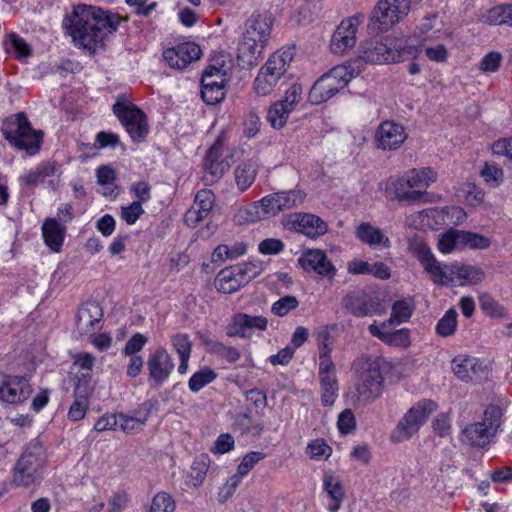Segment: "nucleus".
Masks as SVG:
<instances>
[{
  "instance_id": "obj_59",
  "label": "nucleus",
  "mask_w": 512,
  "mask_h": 512,
  "mask_svg": "<svg viewBox=\"0 0 512 512\" xmlns=\"http://www.w3.org/2000/svg\"><path fill=\"white\" fill-rule=\"evenodd\" d=\"M147 342L148 338L145 335L136 333L126 342L122 353L124 355H138L137 353L144 348Z\"/></svg>"
},
{
  "instance_id": "obj_40",
  "label": "nucleus",
  "mask_w": 512,
  "mask_h": 512,
  "mask_svg": "<svg viewBox=\"0 0 512 512\" xmlns=\"http://www.w3.org/2000/svg\"><path fill=\"white\" fill-rule=\"evenodd\" d=\"M412 311L413 309L408 302L398 300L392 306L390 318L382 326L404 323L411 317Z\"/></svg>"
},
{
  "instance_id": "obj_4",
  "label": "nucleus",
  "mask_w": 512,
  "mask_h": 512,
  "mask_svg": "<svg viewBox=\"0 0 512 512\" xmlns=\"http://www.w3.org/2000/svg\"><path fill=\"white\" fill-rule=\"evenodd\" d=\"M293 50L290 47L281 48L268 58L254 80V90L258 95L271 94L279 81L286 78L287 69L294 58Z\"/></svg>"
},
{
  "instance_id": "obj_32",
  "label": "nucleus",
  "mask_w": 512,
  "mask_h": 512,
  "mask_svg": "<svg viewBox=\"0 0 512 512\" xmlns=\"http://www.w3.org/2000/svg\"><path fill=\"white\" fill-rule=\"evenodd\" d=\"M61 167L55 162H44L39 164L35 169L25 172L20 181L26 186H32L39 182H43L47 177L60 175Z\"/></svg>"
},
{
  "instance_id": "obj_64",
  "label": "nucleus",
  "mask_w": 512,
  "mask_h": 512,
  "mask_svg": "<svg viewBox=\"0 0 512 512\" xmlns=\"http://www.w3.org/2000/svg\"><path fill=\"white\" fill-rule=\"evenodd\" d=\"M258 249L264 255H275L284 249V244L279 239L268 238L259 243Z\"/></svg>"
},
{
  "instance_id": "obj_31",
  "label": "nucleus",
  "mask_w": 512,
  "mask_h": 512,
  "mask_svg": "<svg viewBox=\"0 0 512 512\" xmlns=\"http://www.w3.org/2000/svg\"><path fill=\"white\" fill-rule=\"evenodd\" d=\"M359 240L371 247L389 248L391 242L389 238L377 227L370 223H362L356 230Z\"/></svg>"
},
{
  "instance_id": "obj_35",
  "label": "nucleus",
  "mask_w": 512,
  "mask_h": 512,
  "mask_svg": "<svg viewBox=\"0 0 512 512\" xmlns=\"http://www.w3.org/2000/svg\"><path fill=\"white\" fill-rule=\"evenodd\" d=\"M323 487L332 499V502L328 505V510L330 512H337L344 498V490L341 482L333 475L325 474L323 476Z\"/></svg>"
},
{
  "instance_id": "obj_6",
  "label": "nucleus",
  "mask_w": 512,
  "mask_h": 512,
  "mask_svg": "<svg viewBox=\"0 0 512 512\" xmlns=\"http://www.w3.org/2000/svg\"><path fill=\"white\" fill-rule=\"evenodd\" d=\"M45 462V448L38 440H32L12 470V483L18 487H28L34 484Z\"/></svg>"
},
{
  "instance_id": "obj_21",
  "label": "nucleus",
  "mask_w": 512,
  "mask_h": 512,
  "mask_svg": "<svg viewBox=\"0 0 512 512\" xmlns=\"http://www.w3.org/2000/svg\"><path fill=\"white\" fill-rule=\"evenodd\" d=\"M406 138L403 126L392 121L381 123L376 132L377 147L382 150H396Z\"/></svg>"
},
{
  "instance_id": "obj_46",
  "label": "nucleus",
  "mask_w": 512,
  "mask_h": 512,
  "mask_svg": "<svg viewBox=\"0 0 512 512\" xmlns=\"http://www.w3.org/2000/svg\"><path fill=\"white\" fill-rule=\"evenodd\" d=\"M209 345V351L218 355L219 357L225 358L229 363H235L241 357L240 351L232 346H226L225 344L218 341L207 342Z\"/></svg>"
},
{
  "instance_id": "obj_36",
  "label": "nucleus",
  "mask_w": 512,
  "mask_h": 512,
  "mask_svg": "<svg viewBox=\"0 0 512 512\" xmlns=\"http://www.w3.org/2000/svg\"><path fill=\"white\" fill-rule=\"evenodd\" d=\"M478 360L469 356H458L452 361V370L454 374L463 381L472 379V374L476 373Z\"/></svg>"
},
{
  "instance_id": "obj_61",
  "label": "nucleus",
  "mask_w": 512,
  "mask_h": 512,
  "mask_svg": "<svg viewBox=\"0 0 512 512\" xmlns=\"http://www.w3.org/2000/svg\"><path fill=\"white\" fill-rule=\"evenodd\" d=\"M144 213L140 202H132L130 205L121 208V218L129 225H133Z\"/></svg>"
},
{
  "instance_id": "obj_38",
  "label": "nucleus",
  "mask_w": 512,
  "mask_h": 512,
  "mask_svg": "<svg viewBox=\"0 0 512 512\" xmlns=\"http://www.w3.org/2000/svg\"><path fill=\"white\" fill-rule=\"evenodd\" d=\"M280 210H290L303 204L306 193L301 189L276 192Z\"/></svg>"
},
{
  "instance_id": "obj_26",
  "label": "nucleus",
  "mask_w": 512,
  "mask_h": 512,
  "mask_svg": "<svg viewBox=\"0 0 512 512\" xmlns=\"http://www.w3.org/2000/svg\"><path fill=\"white\" fill-rule=\"evenodd\" d=\"M421 266L435 284L440 286L452 284V263L441 264L434 256L430 259L424 258Z\"/></svg>"
},
{
  "instance_id": "obj_63",
  "label": "nucleus",
  "mask_w": 512,
  "mask_h": 512,
  "mask_svg": "<svg viewBox=\"0 0 512 512\" xmlns=\"http://www.w3.org/2000/svg\"><path fill=\"white\" fill-rule=\"evenodd\" d=\"M242 481V477L237 473L232 475L226 483L220 488L218 497L220 502L227 501L236 491L237 487Z\"/></svg>"
},
{
  "instance_id": "obj_20",
  "label": "nucleus",
  "mask_w": 512,
  "mask_h": 512,
  "mask_svg": "<svg viewBox=\"0 0 512 512\" xmlns=\"http://www.w3.org/2000/svg\"><path fill=\"white\" fill-rule=\"evenodd\" d=\"M298 263L305 271H313L321 277L333 278L337 272L325 252L319 249L307 250L299 257Z\"/></svg>"
},
{
  "instance_id": "obj_43",
  "label": "nucleus",
  "mask_w": 512,
  "mask_h": 512,
  "mask_svg": "<svg viewBox=\"0 0 512 512\" xmlns=\"http://www.w3.org/2000/svg\"><path fill=\"white\" fill-rule=\"evenodd\" d=\"M290 113L291 111L279 101L274 103L268 110L267 120L273 128L280 129L286 124Z\"/></svg>"
},
{
  "instance_id": "obj_11",
  "label": "nucleus",
  "mask_w": 512,
  "mask_h": 512,
  "mask_svg": "<svg viewBox=\"0 0 512 512\" xmlns=\"http://www.w3.org/2000/svg\"><path fill=\"white\" fill-rule=\"evenodd\" d=\"M113 112L125 126L133 141H143L149 132V125L145 113L134 104L127 101H117L113 105Z\"/></svg>"
},
{
  "instance_id": "obj_62",
  "label": "nucleus",
  "mask_w": 512,
  "mask_h": 512,
  "mask_svg": "<svg viewBox=\"0 0 512 512\" xmlns=\"http://www.w3.org/2000/svg\"><path fill=\"white\" fill-rule=\"evenodd\" d=\"M337 426L342 434H349L355 430L356 419L351 409H345L339 414Z\"/></svg>"
},
{
  "instance_id": "obj_15",
  "label": "nucleus",
  "mask_w": 512,
  "mask_h": 512,
  "mask_svg": "<svg viewBox=\"0 0 512 512\" xmlns=\"http://www.w3.org/2000/svg\"><path fill=\"white\" fill-rule=\"evenodd\" d=\"M31 392V386L25 377L0 371V401L9 404L21 403L28 399Z\"/></svg>"
},
{
  "instance_id": "obj_51",
  "label": "nucleus",
  "mask_w": 512,
  "mask_h": 512,
  "mask_svg": "<svg viewBox=\"0 0 512 512\" xmlns=\"http://www.w3.org/2000/svg\"><path fill=\"white\" fill-rule=\"evenodd\" d=\"M201 95L206 104L215 105L224 99L225 87L201 83Z\"/></svg>"
},
{
  "instance_id": "obj_37",
  "label": "nucleus",
  "mask_w": 512,
  "mask_h": 512,
  "mask_svg": "<svg viewBox=\"0 0 512 512\" xmlns=\"http://www.w3.org/2000/svg\"><path fill=\"white\" fill-rule=\"evenodd\" d=\"M322 9L321 0H305L294 15L298 24H309L314 21Z\"/></svg>"
},
{
  "instance_id": "obj_22",
  "label": "nucleus",
  "mask_w": 512,
  "mask_h": 512,
  "mask_svg": "<svg viewBox=\"0 0 512 512\" xmlns=\"http://www.w3.org/2000/svg\"><path fill=\"white\" fill-rule=\"evenodd\" d=\"M278 198L275 193L266 195L261 200L254 202L245 210L246 221L256 222L259 220L269 219L280 213Z\"/></svg>"
},
{
  "instance_id": "obj_55",
  "label": "nucleus",
  "mask_w": 512,
  "mask_h": 512,
  "mask_svg": "<svg viewBox=\"0 0 512 512\" xmlns=\"http://www.w3.org/2000/svg\"><path fill=\"white\" fill-rule=\"evenodd\" d=\"M265 454L259 451H252L246 454L237 468V474L242 478L247 475L250 470L257 464L259 461L264 459Z\"/></svg>"
},
{
  "instance_id": "obj_9",
  "label": "nucleus",
  "mask_w": 512,
  "mask_h": 512,
  "mask_svg": "<svg viewBox=\"0 0 512 512\" xmlns=\"http://www.w3.org/2000/svg\"><path fill=\"white\" fill-rule=\"evenodd\" d=\"M437 407V404L429 399L418 401L398 422L391 435V440L396 443L409 440L426 423L429 416L437 410Z\"/></svg>"
},
{
  "instance_id": "obj_42",
  "label": "nucleus",
  "mask_w": 512,
  "mask_h": 512,
  "mask_svg": "<svg viewBox=\"0 0 512 512\" xmlns=\"http://www.w3.org/2000/svg\"><path fill=\"white\" fill-rule=\"evenodd\" d=\"M321 402L324 406H332L337 398L338 383L336 377L325 376L320 379Z\"/></svg>"
},
{
  "instance_id": "obj_10",
  "label": "nucleus",
  "mask_w": 512,
  "mask_h": 512,
  "mask_svg": "<svg viewBox=\"0 0 512 512\" xmlns=\"http://www.w3.org/2000/svg\"><path fill=\"white\" fill-rule=\"evenodd\" d=\"M411 0H378L369 27L374 31H388L409 13Z\"/></svg>"
},
{
  "instance_id": "obj_24",
  "label": "nucleus",
  "mask_w": 512,
  "mask_h": 512,
  "mask_svg": "<svg viewBox=\"0 0 512 512\" xmlns=\"http://www.w3.org/2000/svg\"><path fill=\"white\" fill-rule=\"evenodd\" d=\"M222 147L220 140H217L209 148L205 158L204 168L206 173L211 176V182L220 179L230 167L228 161L220 159L222 155Z\"/></svg>"
},
{
  "instance_id": "obj_53",
  "label": "nucleus",
  "mask_w": 512,
  "mask_h": 512,
  "mask_svg": "<svg viewBox=\"0 0 512 512\" xmlns=\"http://www.w3.org/2000/svg\"><path fill=\"white\" fill-rule=\"evenodd\" d=\"M299 305V301L295 296L287 295L276 301L271 311L279 317L287 315L290 311L295 310Z\"/></svg>"
},
{
  "instance_id": "obj_16",
  "label": "nucleus",
  "mask_w": 512,
  "mask_h": 512,
  "mask_svg": "<svg viewBox=\"0 0 512 512\" xmlns=\"http://www.w3.org/2000/svg\"><path fill=\"white\" fill-rule=\"evenodd\" d=\"M344 308L356 317H365L379 311L377 297L362 290L352 291L343 298Z\"/></svg>"
},
{
  "instance_id": "obj_48",
  "label": "nucleus",
  "mask_w": 512,
  "mask_h": 512,
  "mask_svg": "<svg viewBox=\"0 0 512 512\" xmlns=\"http://www.w3.org/2000/svg\"><path fill=\"white\" fill-rule=\"evenodd\" d=\"M226 82V72L223 67H216L213 65L208 66L204 70L201 78V83H206V85L225 87Z\"/></svg>"
},
{
  "instance_id": "obj_28",
  "label": "nucleus",
  "mask_w": 512,
  "mask_h": 512,
  "mask_svg": "<svg viewBox=\"0 0 512 512\" xmlns=\"http://www.w3.org/2000/svg\"><path fill=\"white\" fill-rule=\"evenodd\" d=\"M360 58L366 63L383 64L395 61L392 50L387 43L376 41L368 43Z\"/></svg>"
},
{
  "instance_id": "obj_54",
  "label": "nucleus",
  "mask_w": 512,
  "mask_h": 512,
  "mask_svg": "<svg viewBox=\"0 0 512 512\" xmlns=\"http://www.w3.org/2000/svg\"><path fill=\"white\" fill-rule=\"evenodd\" d=\"M95 357L89 353H77L74 356L73 366L78 370V375H91Z\"/></svg>"
},
{
  "instance_id": "obj_52",
  "label": "nucleus",
  "mask_w": 512,
  "mask_h": 512,
  "mask_svg": "<svg viewBox=\"0 0 512 512\" xmlns=\"http://www.w3.org/2000/svg\"><path fill=\"white\" fill-rule=\"evenodd\" d=\"M146 423V419H139L123 413L118 414V429L125 433L141 431Z\"/></svg>"
},
{
  "instance_id": "obj_13",
  "label": "nucleus",
  "mask_w": 512,
  "mask_h": 512,
  "mask_svg": "<svg viewBox=\"0 0 512 512\" xmlns=\"http://www.w3.org/2000/svg\"><path fill=\"white\" fill-rule=\"evenodd\" d=\"M175 368L171 355L164 347H157L148 357L149 382L153 387H161Z\"/></svg>"
},
{
  "instance_id": "obj_56",
  "label": "nucleus",
  "mask_w": 512,
  "mask_h": 512,
  "mask_svg": "<svg viewBox=\"0 0 512 512\" xmlns=\"http://www.w3.org/2000/svg\"><path fill=\"white\" fill-rule=\"evenodd\" d=\"M215 202V195L211 190L202 189L197 192L195 196V205L197 209H200L204 214H207L212 210Z\"/></svg>"
},
{
  "instance_id": "obj_50",
  "label": "nucleus",
  "mask_w": 512,
  "mask_h": 512,
  "mask_svg": "<svg viewBox=\"0 0 512 512\" xmlns=\"http://www.w3.org/2000/svg\"><path fill=\"white\" fill-rule=\"evenodd\" d=\"M461 247H469L471 249H486L490 245V240L482 235L460 231Z\"/></svg>"
},
{
  "instance_id": "obj_23",
  "label": "nucleus",
  "mask_w": 512,
  "mask_h": 512,
  "mask_svg": "<svg viewBox=\"0 0 512 512\" xmlns=\"http://www.w3.org/2000/svg\"><path fill=\"white\" fill-rule=\"evenodd\" d=\"M406 173L399 177H391L386 182V189L390 190L391 195L399 200L407 203L420 202L424 196L422 191H414L409 183H407Z\"/></svg>"
},
{
  "instance_id": "obj_44",
  "label": "nucleus",
  "mask_w": 512,
  "mask_h": 512,
  "mask_svg": "<svg viewBox=\"0 0 512 512\" xmlns=\"http://www.w3.org/2000/svg\"><path fill=\"white\" fill-rule=\"evenodd\" d=\"M217 374L210 368H204L195 372L188 381V387L192 392H199L203 387L213 382Z\"/></svg>"
},
{
  "instance_id": "obj_58",
  "label": "nucleus",
  "mask_w": 512,
  "mask_h": 512,
  "mask_svg": "<svg viewBox=\"0 0 512 512\" xmlns=\"http://www.w3.org/2000/svg\"><path fill=\"white\" fill-rule=\"evenodd\" d=\"M236 268L242 275V278L246 284L260 275L263 270L262 264L258 261L245 262L241 265H236Z\"/></svg>"
},
{
  "instance_id": "obj_45",
  "label": "nucleus",
  "mask_w": 512,
  "mask_h": 512,
  "mask_svg": "<svg viewBox=\"0 0 512 512\" xmlns=\"http://www.w3.org/2000/svg\"><path fill=\"white\" fill-rule=\"evenodd\" d=\"M77 380L73 390V396L76 399L89 402L94 391L92 384V375H77Z\"/></svg>"
},
{
  "instance_id": "obj_27",
  "label": "nucleus",
  "mask_w": 512,
  "mask_h": 512,
  "mask_svg": "<svg viewBox=\"0 0 512 512\" xmlns=\"http://www.w3.org/2000/svg\"><path fill=\"white\" fill-rule=\"evenodd\" d=\"M215 284L218 291L226 294L234 293L246 285L236 266L222 269L217 274Z\"/></svg>"
},
{
  "instance_id": "obj_3",
  "label": "nucleus",
  "mask_w": 512,
  "mask_h": 512,
  "mask_svg": "<svg viewBox=\"0 0 512 512\" xmlns=\"http://www.w3.org/2000/svg\"><path fill=\"white\" fill-rule=\"evenodd\" d=\"M353 385L351 400L358 405H369L380 397L383 390V375L377 359L368 356L358 357L352 365Z\"/></svg>"
},
{
  "instance_id": "obj_5",
  "label": "nucleus",
  "mask_w": 512,
  "mask_h": 512,
  "mask_svg": "<svg viewBox=\"0 0 512 512\" xmlns=\"http://www.w3.org/2000/svg\"><path fill=\"white\" fill-rule=\"evenodd\" d=\"M504 407L499 404L488 405L481 421L468 424L462 430V441L473 447H485L494 438L502 424Z\"/></svg>"
},
{
  "instance_id": "obj_25",
  "label": "nucleus",
  "mask_w": 512,
  "mask_h": 512,
  "mask_svg": "<svg viewBox=\"0 0 512 512\" xmlns=\"http://www.w3.org/2000/svg\"><path fill=\"white\" fill-rule=\"evenodd\" d=\"M452 283L458 282L460 286L477 285L485 278V271L478 266L452 263Z\"/></svg>"
},
{
  "instance_id": "obj_49",
  "label": "nucleus",
  "mask_w": 512,
  "mask_h": 512,
  "mask_svg": "<svg viewBox=\"0 0 512 512\" xmlns=\"http://www.w3.org/2000/svg\"><path fill=\"white\" fill-rule=\"evenodd\" d=\"M461 247L460 231L450 229L442 234L438 240V249L441 253L448 254L454 249Z\"/></svg>"
},
{
  "instance_id": "obj_2",
  "label": "nucleus",
  "mask_w": 512,
  "mask_h": 512,
  "mask_svg": "<svg viewBox=\"0 0 512 512\" xmlns=\"http://www.w3.org/2000/svg\"><path fill=\"white\" fill-rule=\"evenodd\" d=\"M273 25L272 15L268 12L253 13L245 22L242 41L238 47L237 58L243 67L257 65L270 38Z\"/></svg>"
},
{
  "instance_id": "obj_30",
  "label": "nucleus",
  "mask_w": 512,
  "mask_h": 512,
  "mask_svg": "<svg viewBox=\"0 0 512 512\" xmlns=\"http://www.w3.org/2000/svg\"><path fill=\"white\" fill-rule=\"evenodd\" d=\"M66 228L54 218H48L42 225L45 244L53 251H59L63 244Z\"/></svg>"
},
{
  "instance_id": "obj_14",
  "label": "nucleus",
  "mask_w": 512,
  "mask_h": 512,
  "mask_svg": "<svg viewBox=\"0 0 512 512\" xmlns=\"http://www.w3.org/2000/svg\"><path fill=\"white\" fill-rule=\"evenodd\" d=\"M362 18L363 16L359 15L348 17L341 21L330 41V49L333 53L343 54L355 46L358 26Z\"/></svg>"
},
{
  "instance_id": "obj_39",
  "label": "nucleus",
  "mask_w": 512,
  "mask_h": 512,
  "mask_svg": "<svg viewBox=\"0 0 512 512\" xmlns=\"http://www.w3.org/2000/svg\"><path fill=\"white\" fill-rule=\"evenodd\" d=\"M486 22L491 25L508 24L512 26V4L499 5L490 9L486 15Z\"/></svg>"
},
{
  "instance_id": "obj_1",
  "label": "nucleus",
  "mask_w": 512,
  "mask_h": 512,
  "mask_svg": "<svg viewBox=\"0 0 512 512\" xmlns=\"http://www.w3.org/2000/svg\"><path fill=\"white\" fill-rule=\"evenodd\" d=\"M120 16L90 5L80 4L74 7L71 15L64 21L69 35L85 49L95 51L103 45L105 38L116 32Z\"/></svg>"
},
{
  "instance_id": "obj_19",
  "label": "nucleus",
  "mask_w": 512,
  "mask_h": 512,
  "mask_svg": "<svg viewBox=\"0 0 512 512\" xmlns=\"http://www.w3.org/2000/svg\"><path fill=\"white\" fill-rule=\"evenodd\" d=\"M200 46L193 42H186L166 49L163 58L174 69H184L188 64L201 57Z\"/></svg>"
},
{
  "instance_id": "obj_47",
  "label": "nucleus",
  "mask_w": 512,
  "mask_h": 512,
  "mask_svg": "<svg viewBox=\"0 0 512 512\" xmlns=\"http://www.w3.org/2000/svg\"><path fill=\"white\" fill-rule=\"evenodd\" d=\"M176 504L171 495L166 492H158L152 498L149 512H174Z\"/></svg>"
},
{
  "instance_id": "obj_8",
  "label": "nucleus",
  "mask_w": 512,
  "mask_h": 512,
  "mask_svg": "<svg viewBox=\"0 0 512 512\" xmlns=\"http://www.w3.org/2000/svg\"><path fill=\"white\" fill-rule=\"evenodd\" d=\"M2 134L11 146L35 154L40 147L41 132L32 129L24 113L17 114L2 126Z\"/></svg>"
},
{
  "instance_id": "obj_18",
  "label": "nucleus",
  "mask_w": 512,
  "mask_h": 512,
  "mask_svg": "<svg viewBox=\"0 0 512 512\" xmlns=\"http://www.w3.org/2000/svg\"><path fill=\"white\" fill-rule=\"evenodd\" d=\"M268 320L264 316H252L246 313L235 314L226 328L229 337H249L255 330L264 331Z\"/></svg>"
},
{
  "instance_id": "obj_60",
  "label": "nucleus",
  "mask_w": 512,
  "mask_h": 512,
  "mask_svg": "<svg viewBox=\"0 0 512 512\" xmlns=\"http://www.w3.org/2000/svg\"><path fill=\"white\" fill-rule=\"evenodd\" d=\"M302 93V86L298 83H294L285 92L284 100L280 102L292 112L295 109L296 104L302 99Z\"/></svg>"
},
{
  "instance_id": "obj_41",
  "label": "nucleus",
  "mask_w": 512,
  "mask_h": 512,
  "mask_svg": "<svg viewBox=\"0 0 512 512\" xmlns=\"http://www.w3.org/2000/svg\"><path fill=\"white\" fill-rule=\"evenodd\" d=\"M457 311L450 308L436 325V332L441 337H449L453 335L457 328Z\"/></svg>"
},
{
  "instance_id": "obj_29",
  "label": "nucleus",
  "mask_w": 512,
  "mask_h": 512,
  "mask_svg": "<svg viewBox=\"0 0 512 512\" xmlns=\"http://www.w3.org/2000/svg\"><path fill=\"white\" fill-rule=\"evenodd\" d=\"M371 335L377 337L388 345L406 348L410 345L409 330L402 328L396 331H383L375 324L368 327Z\"/></svg>"
},
{
  "instance_id": "obj_7",
  "label": "nucleus",
  "mask_w": 512,
  "mask_h": 512,
  "mask_svg": "<svg viewBox=\"0 0 512 512\" xmlns=\"http://www.w3.org/2000/svg\"><path fill=\"white\" fill-rule=\"evenodd\" d=\"M358 74L351 65H338L319 78L311 87L308 99L312 104L329 100Z\"/></svg>"
},
{
  "instance_id": "obj_12",
  "label": "nucleus",
  "mask_w": 512,
  "mask_h": 512,
  "mask_svg": "<svg viewBox=\"0 0 512 512\" xmlns=\"http://www.w3.org/2000/svg\"><path fill=\"white\" fill-rule=\"evenodd\" d=\"M282 225L285 229L317 238L327 232V224L318 216L310 213H291L284 215Z\"/></svg>"
},
{
  "instance_id": "obj_34",
  "label": "nucleus",
  "mask_w": 512,
  "mask_h": 512,
  "mask_svg": "<svg viewBox=\"0 0 512 512\" xmlns=\"http://www.w3.org/2000/svg\"><path fill=\"white\" fill-rule=\"evenodd\" d=\"M407 183L410 184L414 191H422L424 194L425 190L436 181L437 173L430 167L422 169H412L406 172Z\"/></svg>"
},
{
  "instance_id": "obj_17",
  "label": "nucleus",
  "mask_w": 512,
  "mask_h": 512,
  "mask_svg": "<svg viewBox=\"0 0 512 512\" xmlns=\"http://www.w3.org/2000/svg\"><path fill=\"white\" fill-rule=\"evenodd\" d=\"M103 310L96 301L83 303L76 315V330L80 335H91L100 330Z\"/></svg>"
},
{
  "instance_id": "obj_33",
  "label": "nucleus",
  "mask_w": 512,
  "mask_h": 512,
  "mask_svg": "<svg viewBox=\"0 0 512 512\" xmlns=\"http://www.w3.org/2000/svg\"><path fill=\"white\" fill-rule=\"evenodd\" d=\"M257 175V163L252 159L240 162L234 170V178L237 188L244 192L255 181Z\"/></svg>"
},
{
  "instance_id": "obj_57",
  "label": "nucleus",
  "mask_w": 512,
  "mask_h": 512,
  "mask_svg": "<svg viewBox=\"0 0 512 512\" xmlns=\"http://www.w3.org/2000/svg\"><path fill=\"white\" fill-rule=\"evenodd\" d=\"M171 342L179 357L191 356L192 342L187 334L177 333L172 336Z\"/></svg>"
}]
</instances>
